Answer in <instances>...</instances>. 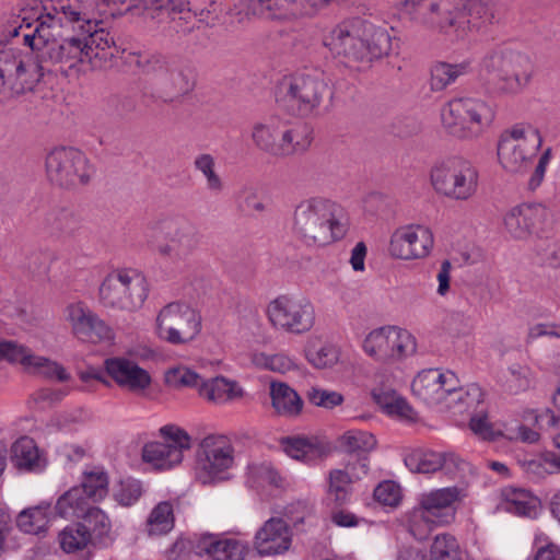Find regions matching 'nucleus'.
<instances>
[{
    "label": "nucleus",
    "mask_w": 560,
    "mask_h": 560,
    "mask_svg": "<svg viewBox=\"0 0 560 560\" xmlns=\"http://www.w3.org/2000/svg\"><path fill=\"white\" fill-rule=\"evenodd\" d=\"M71 0H52L39 13L25 14L19 24H10L5 36L16 44H24L37 52L38 65L61 63L69 68L86 62L82 37L78 30L54 31L55 21L63 20Z\"/></svg>",
    "instance_id": "1"
},
{
    "label": "nucleus",
    "mask_w": 560,
    "mask_h": 560,
    "mask_svg": "<svg viewBox=\"0 0 560 560\" xmlns=\"http://www.w3.org/2000/svg\"><path fill=\"white\" fill-rule=\"evenodd\" d=\"M63 13V20L55 21L54 31L78 30L82 37V47L86 52L85 61L93 67H101L115 55V39L108 31L101 27V18L107 14L102 0H71Z\"/></svg>",
    "instance_id": "2"
},
{
    "label": "nucleus",
    "mask_w": 560,
    "mask_h": 560,
    "mask_svg": "<svg viewBox=\"0 0 560 560\" xmlns=\"http://www.w3.org/2000/svg\"><path fill=\"white\" fill-rule=\"evenodd\" d=\"M292 229L305 245L325 246L346 236L348 217L337 202L313 197L295 207Z\"/></svg>",
    "instance_id": "3"
},
{
    "label": "nucleus",
    "mask_w": 560,
    "mask_h": 560,
    "mask_svg": "<svg viewBox=\"0 0 560 560\" xmlns=\"http://www.w3.org/2000/svg\"><path fill=\"white\" fill-rule=\"evenodd\" d=\"M326 45L348 67L362 69L389 54L392 37L385 28L357 21L337 26Z\"/></svg>",
    "instance_id": "4"
},
{
    "label": "nucleus",
    "mask_w": 560,
    "mask_h": 560,
    "mask_svg": "<svg viewBox=\"0 0 560 560\" xmlns=\"http://www.w3.org/2000/svg\"><path fill=\"white\" fill-rule=\"evenodd\" d=\"M467 493L464 487L452 486L421 493L417 505L409 512L407 523L411 535L425 539L433 528L450 525L456 517V503Z\"/></svg>",
    "instance_id": "5"
},
{
    "label": "nucleus",
    "mask_w": 560,
    "mask_h": 560,
    "mask_svg": "<svg viewBox=\"0 0 560 560\" xmlns=\"http://www.w3.org/2000/svg\"><path fill=\"white\" fill-rule=\"evenodd\" d=\"M495 108L480 97H457L451 100L441 109L444 130L459 140H477L493 126Z\"/></svg>",
    "instance_id": "6"
},
{
    "label": "nucleus",
    "mask_w": 560,
    "mask_h": 560,
    "mask_svg": "<svg viewBox=\"0 0 560 560\" xmlns=\"http://www.w3.org/2000/svg\"><path fill=\"white\" fill-rule=\"evenodd\" d=\"M482 69L494 74L492 92L499 97H514L532 83L535 66L529 56L511 49H495L482 59Z\"/></svg>",
    "instance_id": "7"
},
{
    "label": "nucleus",
    "mask_w": 560,
    "mask_h": 560,
    "mask_svg": "<svg viewBox=\"0 0 560 560\" xmlns=\"http://www.w3.org/2000/svg\"><path fill=\"white\" fill-rule=\"evenodd\" d=\"M486 12L481 0H430L425 22L447 36L464 40L479 30Z\"/></svg>",
    "instance_id": "8"
},
{
    "label": "nucleus",
    "mask_w": 560,
    "mask_h": 560,
    "mask_svg": "<svg viewBox=\"0 0 560 560\" xmlns=\"http://www.w3.org/2000/svg\"><path fill=\"white\" fill-rule=\"evenodd\" d=\"M479 173L476 166L460 156H451L434 163L430 182L434 191L450 200L467 201L478 190Z\"/></svg>",
    "instance_id": "9"
},
{
    "label": "nucleus",
    "mask_w": 560,
    "mask_h": 560,
    "mask_svg": "<svg viewBox=\"0 0 560 560\" xmlns=\"http://www.w3.org/2000/svg\"><path fill=\"white\" fill-rule=\"evenodd\" d=\"M328 93V83L322 75L298 74L280 82L276 101L284 112L307 117L316 113Z\"/></svg>",
    "instance_id": "10"
},
{
    "label": "nucleus",
    "mask_w": 560,
    "mask_h": 560,
    "mask_svg": "<svg viewBox=\"0 0 560 560\" xmlns=\"http://www.w3.org/2000/svg\"><path fill=\"white\" fill-rule=\"evenodd\" d=\"M542 143L539 130L527 124H517L503 131L497 154L502 168L511 174H523L532 165Z\"/></svg>",
    "instance_id": "11"
},
{
    "label": "nucleus",
    "mask_w": 560,
    "mask_h": 560,
    "mask_svg": "<svg viewBox=\"0 0 560 560\" xmlns=\"http://www.w3.org/2000/svg\"><path fill=\"white\" fill-rule=\"evenodd\" d=\"M154 234L155 254L171 262L187 259L200 244L197 226L184 217H171L158 221L154 225Z\"/></svg>",
    "instance_id": "12"
},
{
    "label": "nucleus",
    "mask_w": 560,
    "mask_h": 560,
    "mask_svg": "<svg viewBox=\"0 0 560 560\" xmlns=\"http://www.w3.org/2000/svg\"><path fill=\"white\" fill-rule=\"evenodd\" d=\"M148 298L145 278L136 270L120 269L109 272L98 289V301L107 308L135 312Z\"/></svg>",
    "instance_id": "13"
},
{
    "label": "nucleus",
    "mask_w": 560,
    "mask_h": 560,
    "mask_svg": "<svg viewBox=\"0 0 560 560\" xmlns=\"http://www.w3.org/2000/svg\"><path fill=\"white\" fill-rule=\"evenodd\" d=\"M235 464V450L228 436L209 434L197 447L194 466L195 479L206 486L228 479Z\"/></svg>",
    "instance_id": "14"
},
{
    "label": "nucleus",
    "mask_w": 560,
    "mask_h": 560,
    "mask_svg": "<svg viewBox=\"0 0 560 560\" xmlns=\"http://www.w3.org/2000/svg\"><path fill=\"white\" fill-rule=\"evenodd\" d=\"M200 330L201 316L188 304L168 303L156 315L155 334L170 345H187L198 336Z\"/></svg>",
    "instance_id": "15"
},
{
    "label": "nucleus",
    "mask_w": 560,
    "mask_h": 560,
    "mask_svg": "<svg viewBox=\"0 0 560 560\" xmlns=\"http://www.w3.org/2000/svg\"><path fill=\"white\" fill-rule=\"evenodd\" d=\"M271 326L282 332L303 335L315 323V308L310 300L302 296L280 295L267 306Z\"/></svg>",
    "instance_id": "16"
},
{
    "label": "nucleus",
    "mask_w": 560,
    "mask_h": 560,
    "mask_svg": "<svg viewBox=\"0 0 560 560\" xmlns=\"http://www.w3.org/2000/svg\"><path fill=\"white\" fill-rule=\"evenodd\" d=\"M505 233L516 241L540 237L552 226V212L542 203L523 202L510 208L502 218Z\"/></svg>",
    "instance_id": "17"
},
{
    "label": "nucleus",
    "mask_w": 560,
    "mask_h": 560,
    "mask_svg": "<svg viewBox=\"0 0 560 560\" xmlns=\"http://www.w3.org/2000/svg\"><path fill=\"white\" fill-rule=\"evenodd\" d=\"M46 173L51 183L63 188H74L90 180L93 168L81 151L60 147L48 153Z\"/></svg>",
    "instance_id": "18"
},
{
    "label": "nucleus",
    "mask_w": 560,
    "mask_h": 560,
    "mask_svg": "<svg viewBox=\"0 0 560 560\" xmlns=\"http://www.w3.org/2000/svg\"><path fill=\"white\" fill-rule=\"evenodd\" d=\"M163 441L149 442L142 448V459L152 468L167 470L183 462L184 451L191 447L190 435L175 424L160 429Z\"/></svg>",
    "instance_id": "19"
},
{
    "label": "nucleus",
    "mask_w": 560,
    "mask_h": 560,
    "mask_svg": "<svg viewBox=\"0 0 560 560\" xmlns=\"http://www.w3.org/2000/svg\"><path fill=\"white\" fill-rule=\"evenodd\" d=\"M366 354L384 363H394L416 352L415 337L406 329L394 326L371 331L364 339Z\"/></svg>",
    "instance_id": "20"
},
{
    "label": "nucleus",
    "mask_w": 560,
    "mask_h": 560,
    "mask_svg": "<svg viewBox=\"0 0 560 560\" xmlns=\"http://www.w3.org/2000/svg\"><path fill=\"white\" fill-rule=\"evenodd\" d=\"M44 71L50 70L44 65L26 63L16 48L0 45V92L4 88L15 94L32 91L44 75Z\"/></svg>",
    "instance_id": "21"
},
{
    "label": "nucleus",
    "mask_w": 560,
    "mask_h": 560,
    "mask_svg": "<svg viewBox=\"0 0 560 560\" xmlns=\"http://www.w3.org/2000/svg\"><path fill=\"white\" fill-rule=\"evenodd\" d=\"M434 246L432 230L423 224H408L394 231L388 252L392 257L402 260L427 258Z\"/></svg>",
    "instance_id": "22"
},
{
    "label": "nucleus",
    "mask_w": 560,
    "mask_h": 560,
    "mask_svg": "<svg viewBox=\"0 0 560 560\" xmlns=\"http://www.w3.org/2000/svg\"><path fill=\"white\" fill-rule=\"evenodd\" d=\"M105 5L127 4L126 12L143 16L156 24L191 19L192 14L182 0H102Z\"/></svg>",
    "instance_id": "23"
},
{
    "label": "nucleus",
    "mask_w": 560,
    "mask_h": 560,
    "mask_svg": "<svg viewBox=\"0 0 560 560\" xmlns=\"http://www.w3.org/2000/svg\"><path fill=\"white\" fill-rule=\"evenodd\" d=\"M458 386V380L452 371L427 369L418 373L411 384L415 396L428 405H439L450 400Z\"/></svg>",
    "instance_id": "24"
},
{
    "label": "nucleus",
    "mask_w": 560,
    "mask_h": 560,
    "mask_svg": "<svg viewBox=\"0 0 560 560\" xmlns=\"http://www.w3.org/2000/svg\"><path fill=\"white\" fill-rule=\"evenodd\" d=\"M292 546V532L282 518L271 517L256 532L254 548L260 556L283 555Z\"/></svg>",
    "instance_id": "25"
},
{
    "label": "nucleus",
    "mask_w": 560,
    "mask_h": 560,
    "mask_svg": "<svg viewBox=\"0 0 560 560\" xmlns=\"http://www.w3.org/2000/svg\"><path fill=\"white\" fill-rule=\"evenodd\" d=\"M105 369L119 387L133 394H143L151 386L150 373L129 359H106Z\"/></svg>",
    "instance_id": "26"
},
{
    "label": "nucleus",
    "mask_w": 560,
    "mask_h": 560,
    "mask_svg": "<svg viewBox=\"0 0 560 560\" xmlns=\"http://www.w3.org/2000/svg\"><path fill=\"white\" fill-rule=\"evenodd\" d=\"M40 232L58 240L74 236L81 229L80 217L66 207L43 210L36 218Z\"/></svg>",
    "instance_id": "27"
},
{
    "label": "nucleus",
    "mask_w": 560,
    "mask_h": 560,
    "mask_svg": "<svg viewBox=\"0 0 560 560\" xmlns=\"http://www.w3.org/2000/svg\"><path fill=\"white\" fill-rule=\"evenodd\" d=\"M247 14H261L269 19H285L296 14L298 9L318 10L325 7L330 0H248Z\"/></svg>",
    "instance_id": "28"
},
{
    "label": "nucleus",
    "mask_w": 560,
    "mask_h": 560,
    "mask_svg": "<svg viewBox=\"0 0 560 560\" xmlns=\"http://www.w3.org/2000/svg\"><path fill=\"white\" fill-rule=\"evenodd\" d=\"M199 395L209 401L224 404L243 398L244 389L237 382L218 376L207 381L202 380Z\"/></svg>",
    "instance_id": "29"
},
{
    "label": "nucleus",
    "mask_w": 560,
    "mask_h": 560,
    "mask_svg": "<svg viewBox=\"0 0 560 560\" xmlns=\"http://www.w3.org/2000/svg\"><path fill=\"white\" fill-rule=\"evenodd\" d=\"M200 551H203L213 560H244L246 546L236 539H217L213 536L205 537L199 542Z\"/></svg>",
    "instance_id": "30"
},
{
    "label": "nucleus",
    "mask_w": 560,
    "mask_h": 560,
    "mask_svg": "<svg viewBox=\"0 0 560 560\" xmlns=\"http://www.w3.org/2000/svg\"><path fill=\"white\" fill-rule=\"evenodd\" d=\"M444 453L429 448H415L404 457L406 467L413 474L430 475L443 467Z\"/></svg>",
    "instance_id": "31"
},
{
    "label": "nucleus",
    "mask_w": 560,
    "mask_h": 560,
    "mask_svg": "<svg viewBox=\"0 0 560 560\" xmlns=\"http://www.w3.org/2000/svg\"><path fill=\"white\" fill-rule=\"evenodd\" d=\"M280 124L277 118H268L253 125L252 140L255 147L272 156L278 158Z\"/></svg>",
    "instance_id": "32"
},
{
    "label": "nucleus",
    "mask_w": 560,
    "mask_h": 560,
    "mask_svg": "<svg viewBox=\"0 0 560 560\" xmlns=\"http://www.w3.org/2000/svg\"><path fill=\"white\" fill-rule=\"evenodd\" d=\"M271 404L277 413L281 416H296L302 410V399L288 384L272 382L270 384Z\"/></svg>",
    "instance_id": "33"
},
{
    "label": "nucleus",
    "mask_w": 560,
    "mask_h": 560,
    "mask_svg": "<svg viewBox=\"0 0 560 560\" xmlns=\"http://www.w3.org/2000/svg\"><path fill=\"white\" fill-rule=\"evenodd\" d=\"M326 488V500L334 506H342L350 502L352 495V485L349 476L341 472L339 468L328 471Z\"/></svg>",
    "instance_id": "34"
},
{
    "label": "nucleus",
    "mask_w": 560,
    "mask_h": 560,
    "mask_svg": "<svg viewBox=\"0 0 560 560\" xmlns=\"http://www.w3.org/2000/svg\"><path fill=\"white\" fill-rule=\"evenodd\" d=\"M89 506V500L83 495V490L74 486L58 498L55 511L60 517L74 518L82 517Z\"/></svg>",
    "instance_id": "35"
},
{
    "label": "nucleus",
    "mask_w": 560,
    "mask_h": 560,
    "mask_svg": "<svg viewBox=\"0 0 560 560\" xmlns=\"http://www.w3.org/2000/svg\"><path fill=\"white\" fill-rule=\"evenodd\" d=\"M312 138L306 125H296L281 133L278 158L289 156L305 151Z\"/></svg>",
    "instance_id": "36"
},
{
    "label": "nucleus",
    "mask_w": 560,
    "mask_h": 560,
    "mask_svg": "<svg viewBox=\"0 0 560 560\" xmlns=\"http://www.w3.org/2000/svg\"><path fill=\"white\" fill-rule=\"evenodd\" d=\"M469 71L470 62L467 60L459 63L439 62L431 69V88L433 91H442Z\"/></svg>",
    "instance_id": "37"
},
{
    "label": "nucleus",
    "mask_w": 560,
    "mask_h": 560,
    "mask_svg": "<svg viewBox=\"0 0 560 560\" xmlns=\"http://www.w3.org/2000/svg\"><path fill=\"white\" fill-rule=\"evenodd\" d=\"M109 478L102 467H91L85 469L82 475V482L79 486L83 490V495L93 501L103 500L108 493Z\"/></svg>",
    "instance_id": "38"
},
{
    "label": "nucleus",
    "mask_w": 560,
    "mask_h": 560,
    "mask_svg": "<svg viewBox=\"0 0 560 560\" xmlns=\"http://www.w3.org/2000/svg\"><path fill=\"white\" fill-rule=\"evenodd\" d=\"M49 504H39L20 512L16 518L19 528L32 535L46 532L49 523Z\"/></svg>",
    "instance_id": "39"
},
{
    "label": "nucleus",
    "mask_w": 560,
    "mask_h": 560,
    "mask_svg": "<svg viewBox=\"0 0 560 560\" xmlns=\"http://www.w3.org/2000/svg\"><path fill=\"white\" fill-rule=\"evenodd\" d=\"M282 444L290 457L304 463L315 462L324 455L322 445L306 438H287Z\"/></svg>",
    "instance_id": "40"
},
{
    "label": "nucleus",
    "mask_w": 560,
    "mask_h": 560,
    "mask_svg": "<svg viewBox=\"0 0 560 560\" xmlns=\"http://www.w3.org/2000/svg\"><path fill=\"white\" fill-rule=\"evenodd\" d=\"M173 505L163 501L156 504L147 520V530L150 536H161L171 532L174 527Z\"/></svg>",
    "instance_id": "41"
},
{
    "label": "nucleus",
    "mask_w": 560,
    "mask_h": 560,
    "mask_svg": "<svg viewBox=\"0 0 560 560\" xmlns=\"http://www.w3.org/2000/svg\"><path fill=\"white\" fill-rule=\"evenodd\" d=\"M485 394L480 386L470 384L466 388L454 389L447 401L448 408H457L458 412L476 411L477 408L483 402Z\"/></svg>",
    "instance_id": "42"
},
{
    "label": "nucleus",
    "mask_w": 560,
    "mask_h": 560,
    "mask_svg": "<svg viewBox=\"0 0 560 560\" xmlns=\"http://www.w3.org/2000/svg\"><path fill=\"white\" fill-rule=\"evenodd\" d=\"M15 465L19 468L33 470L40 466L38 448L34 440L24 436L19 439L12 446Z\"/></svg>",
    "instance_id": "43"
},
{
    "label": "nucleus",
    "mask_w": 560,
    "mask_h": 560,
    "mask_svg": "<svg viewBox=\"0 0 560 560\" xmlns=\"http://www.w3.org/2000/svg\"><path fill=\"white\" fill-rule=\"evenodd\" d=\"M248 482L254 488H283L284 479L267 463L254 464L248 467Z\"/></svg>",
    "instance_id": "44"
},
{
    "label": "nucleus",
    "mask_w": 560,
    "mask_h": 560,
    "mask_svg": "<svg viewBox=\"0 0 560 560\" xmlns=\"http://www.w3.org/2000/svg\"><path fill=\"white\" fill-rule=\"evenodd\" d=\"M82 524L91 533V539L103 541L112 532V522L107 514L97 506H89L82 516Z\"/></svg>",
    "instance_id": "45"
},
{
    "label": "nucleus",
    "mask_w": 560,
    "mask_h": 560,
    "mask_svg": "<svg viewBox=\"0 0 560 560\" xmlns=\"http://www.w3.org/2000/svg\"><path fill=\"white\" fill-rule=\"evenodd\" d=\"M338 441L340 447L348 453H369L376 446L374 435L361 430H349Z\"/></svg>",
    "instance_id": "46"
},
{
    "label": "nucleus",
    "mask_w": 560,
    "mask_h": 560,
    "mask_svg": "<svg viewBox=\"0 0 560 560\" xmlns=\"http://www.w3.org/2000/svg\"><path fill=\"white\" fill-rule=\"evenodd\" d=\"M441 470L451 479L467 485L476 475L474 466L455 453H444Z\"/></svg>",
    "instance_id": "47"
},
{
    "label": "nucleus",
    "mask_w": 560,
    "mask_h": 560,
    "mask_svg": "<svg viewBox=\"0 0 560 560\" xmlns=\"http://www.w3.org/2000/svg\"><path fill=\"white\" fill-rule=\"evenodd\" d=\"M91 541V533L81 524L67 526L59 534L60 547L68 553L84 549Z\"/></svg>",
    "instance_id": "48"
},
{
    "label": "nucleus",
    "mask_w": 560,
    "mask_h": 560,
    "mask_svg": "<svg viewBox=\"0 0 560 560\" xmlns=\"http://www.w3.org/2000/svg\"><path fill=\"white\" fill-rule=\"evenodd\" d=\"M95 315L96 313L82 301L70 303L65 310L66 320L75 338Z\"/></svg>",
    "instance_id": "49"
},
{
    "label": "nucleus",
    "mask_w": 560,
    "mask_h": 560,
    "mask_svg": "<svg viewBox=\"0 0 560 560\" xmlns=\"http://www.w3.org/2000/svg\"><path fill=\"white\" fill-rule=\"evenodd\" d=\"M26 371L46 378H57L59 382H66L70 378L62 365L36 354H33Z\"/></svg>",
    "instance_id": "50"
},
{
    "label": "nucleus",
    "mask_w": 560,
    "mask_h": 560,
    "mask_svg": "<svg viewBox=\"0 0 560 560\" xmlns=\"http://www.w3.org/2000/svg\"><path fill=\"white\" fill-rule=\"evenodd\" d=\"M430 560H462L457 539L451 534L438 535L431 546Z\"/></svg>",
    "instance_id": "51"
},
{
    "label": "nucleus",
    "mask_w": 560,
    "mask_h": 560,
    "mask_svg": "<svg viewBox=\"0 0 560 560\" xmlns=\"http://www.w3.org/2000/svg\"><path fill=\"white\" fill-rule=\"evenodd\" d=\"M164 377L166 385L175 389L192 387L199 389L202 383L201 376L187 366L171 368L165 372Z\"/></svg>",
    "instance_id": "52"
},
{
    "label": "nucleus",
    "mask_w": 560,
    "mask_h": 560,
    "mask_svg": "<svg viewBox=\"0 0 560 560\" xmlns=\"http://www.w3.org/2000/svg\"><path fill=\"white\" fill-rule=\"evenodd\" d=\"M160 83L163 90L171 96L177 97L188 93L192 83L189 78L180 70L173 69L168 66V73L160 74Z\"/></svg>",
    "instance_id": "53"
},
{
    "label": "nucleus",
    "mask_w": 560,
    "mask_h": 560,
    "mask_svg": "<svg viewBox=\"0 0 560 560\" xmlns=\"http://www.w3.org/2000/svg\"><path fill=\"white\" fill-rule=\"evenodd\" d=\"M194 166L205 176L207 188L210 191L220 194L223 190L224 184L215 172V161L211 154L203 153L198 155L194 161Z\"/></svg>",
    "instance_id": "54"
},
{
    "label": "nucleus",
    "mask_w": 560,
    "mask_h": 560,
    "mask_svg": "<svg viewBox=\"0 0 560 560\" xmlns=\"http://www.w3.org/2000/svg\"><path fill=\"white\" fill-rule=\"evenodd\" d=\"M115 337L114 330L97 314L91 319L86 327L79 334L77 339L83 342L98 343L112 341Z\"/></svg>",
    "instance_id": "55"
},
{
    "label": "nucleus",
    "mask_w": 560,
    "mask_h": 560,
    "mask_svg": "<svg viewBox=\"0 0 560 560\" xmlns=\"http://www.w3.org/2000/svg\"><path fill=\"white\" fill-rule=\"evenodd\" d=\"M373 398L383 406L389 415H396L407 420H413L416 412L412 407L401 397L395 395L372 392Z\"/></svg>",
    "instance_id": "56"
},
{
    "label": "nucleus",
    "mask_w": 560,
    "mask_h": 560,
    "mask_svg": "<svg viewBox=\"0 0 560 560\" xmlns=\"http://www.w3.org/2000/svg\"><path fill=\"white\" fill-rule=\"evenodd\" d=\"M306 359L316 369H327L338 362L339 351L329 343L314 345L307 349Z\"/></svg>",
    "instance_id": "57"
},
{
    "label": "nucleus",
    "mask_w": 560,
    "mask_h": 560,
    "mask_svg": "<svg viewBox=\"0 0 560 560\" xmlns=\"http://www.w3.org/2000/svg\"><path fill=\"white\" fill-rule=\"evenodd\" d=\"M235 202L237 209L245 214H253L265 210L264 202L259 199L257 191L252 186H242L235 192Z\"/></svg>",
    "instance_id": "58"
},
{
    "label": "nucleus",
    "mask_w": 560,
    "mask_h": 560,
    "mask_svg": "<svg viewBox=\"0 0 560 560\" xmlns=\"http://www.w3.org/2000/svg\"><path fill=\"white\" fill-rule=\"evenodd\" d=\"M141 495L142 485L132 478L121 480L114 490V499L122 506L135 504Z\"/></svg>",
    "instance_id": "59"
},
{
    "label": "nucleus",
    "mask_w": 560,
    "mask_h": 560,
    "mask_svg": "<svg viewBox=\"0 0 560 560\" xmlns=\"http://www.w3.org/2000/svg\"><path fill=\"white\" fill-rule=\"evenodd\" d=\"M254 362L261 368H265L267 370L278 372V373H285L293 369H295V361L294 359L290 358L285 353H276V354H265L259 353L256 354L254 358Z\"/></svg>",
    "instance_id": "60"
},
{
    "label": "nucleus",
    "mask_w": 560,
    "mask_h": 560,
    "mask_svg": "<svg viewBox=\"0 0 560 560\" xmlns=\"http://www.w3.org/2000/svg\"><path fill=\"white\" fill-rule=\"evenodd\" d=\"M508 510L521 516H532L536 513V500L526 491H513L508 498Z\"/></svg>",
    "instance_id": "61"
},
{
    "label": "nucleus",
    "mask_w": 560,
    "mask_h": 560,
    "mask_svg": "<svg viewBox=\"0 0 560 560\" xmlns=\"http://www.w3.org/2000/svg\"><path fill=\"white\" fill-rule=\"evenodd\" d=\"M34 353L32 351L13 341L0 342V359H5L13 363H20L26 370Z\"/></svg>",
    "instance_id": "62"
},
{
    "label": "nucleus",
    "mask_w": 560,
    "mask_h": 560,
    "mask_svg": "<svg viewBox=\"0 0 560 560\" xmlns=\"http://www.w3.org/2000/svg\"><path fill=\"white\" fill-rule=\"evenodd\" d=\"M135 56L133 62L143 73H153L158 77L168 73V63L162 56L155 54H137Z\"/></svg>",
    "instance_id": "63"
},
{
    "label": "nucleus",
    "mask_w": 560,
    "mask_h": 560,
    "mask_svg": "<svg viewBox=\"0 0 560 560\" xmlns=\"http://www.w3.org/2000/svg\"><path fill=\"white\" fill-rule=\"evenodd\" d=\"M306 396L311 404L326 409H331L343 402V396L340 393L318 387L308 389Z\"/></svg>",
    "instance_id": "64"
}]
</instances>
